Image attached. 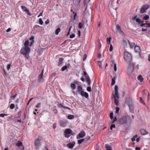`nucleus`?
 <instances>
[{
    "label": "nucleus",
    "mask_w": 150,
    "mask_h": 150,
    "mask_svg": "<svg viewBox=\"0 0 150 150\" xmlns=\"http://www.w3.org/2000/svg\"><path fill=\"white\" fill-rule=\"evenodd\" d=\"M21 8L23 11L26 12L30 16L31 13L29 12V10L27 9L26 7L25 6H21Z\"/></svg>",
    "instance_id": "obj_10"
},
{
    "label": "nucleus",
    "mask_w": 150,
    "mask_h": 150,
    "mask_svg": "<svg viewBox=\"0 0 150 150\" xmlns=\"http://www.w3.org/2000/svg\"><path fill=\"white\" fill-rule=\"evenodd\" d=\"M143 18L145 20H147L149 19V16L148 15H146L144 16Z\"/></svg>",
    "instance_id": "obj_36"
},
{
    "label": "nucleus",
    "mask_w": 150,
    "mask_h": 150,
    "mask_svg": "<svg viewBox=\"0 0 150 150\" xmlns=\"http://www.w3.org/2000/svg\"><path fill=\"white\" fill-rule=\"evenodd\" d=\"M60 28H57L56 30L55 33L56 35H57L58 34L59 32L60 31Z\"/></svg>",
    "instance_id": "obj_25"
},
{
    "label": "nucleus",
    "mask_w": 150,
    "mask_h": 150,
    "mask_svg": "<svg viewBox=\"0 0 150 150\" xmlns=\"http://www.w3.org/2000/svg\"><path fill=\"white\" fill-rule=\"evenodd\" d=\"M75 142H73L71 143H69L67 145V146L69 148L72 149L75 146Z\"/></svg>",
    "instance_id": "obj_11"
},
{
    "label": "nucleus",
    "mask_w": 150,
    "mask_h": 150,
    "mask_svg": "<svg viewBox=\"0 0 150 150\" xmlns=\"http://www.w3.org/2000/svg\"><path fill=\"white\" fill-rule=\"evenodd\" d=\"M73 14H74V20H76V18L77 17V13H76L74 12H73Z\"/></svg>",
    "instance_id": "obj_26"
},
{
    "label": "nucleus",
    "mask_w": 150,
    "mask_h": 150,
    "mask_svg": "<svg viewBox=\"0 0 150 150\" xmlns=\"http://www.w3.org/2000/svg\"><path fill=\"white\" fill-rule=\"evenodd\" d=\"M87 90L89 92H91V87L90 86L88 87L87 88Z\"/></svg>",
    "instance_id": "obj_43"
},
{
    "label": "nucleus",
    "mask_w": 150,
    "mask_h": 150,
    "mask_svg": "<svg viewBox=\"0 0 150 150\" xmlns=\"http://www.w3.org/2000/svg\"><path fill=\"white\" fill-rule=\"evenodd\" d=\"M39 23L40 25H42L43 24V22L41 18L39 19Z\"/></svg>",
    "instance_id": "obj_39"
},
{
    "label": "nucleus",
    "mask_w": 150,
    "mask_h": 150,
    "mask_svg": "<svg viewBox=\"0 0 150 150\" xmlns=\"http://www.w3.org/2000/svg\"><path fill=\"white\" fill-rule=\"evenodd\" d=\"M74 116L73 115H68L67 118L69 119H72L74 118Z\"/></svg>",
    "instance_id": "obj_28"
},
{
    "label": "nucleus",
    "mask_w": 150,
    "mask_h": 150,
    "mask_svg": "<svg viewBox=\"0 0 150 150\" xmlns=\"http://www.w3.org/2000/svg\"><path fill=\"white\" fill-rule=\"evenodd\" d=\"M16 145L18 147L22 146L21 148V150H24V149L23 146H22V143L19 141H18V142L16 144Z\"/></svg>",
    "instance_id": "obj_12"
},
{
    "label": "nucleus",
    "mask_w": 150,
    "mask_h": 150,
    "mask_svg": "<svg viewBox=\"0 0 150 150\" xmlns=\"http://www.w3.org/2000/svg\"><path fill=\"white\" fill-rule=\"evenodd\" d=\"M105 147L106 149V150H111V146H109L108 145L105 144Z\"/></svg>",
    "instance_id": "obj_22"
},
{
    "label": "nucleus",
    "mask_w": 150,
    "mask_h": 150,
    "mask_svg": "<svg viewBox=\"0 0 150 150\" xmlns=\"http://www.w3.org/2000/svg\"><path fill=\"white\" fill-rule=\"evenodd\" d=\"M115 124H112L111 125L110 127V129L111 130H112L113 128H115Z\"/></svg>",
    "instance_id": "obj_41"
},
{
    "label": "nucleus",
    "mask_w": 150,
    "mask_h": 150,
    "mask_svg": "<svg viewBox=\"0 0 150 150\" xmlns=\"http://www.w3.org/2000/svg\"><path fill=\"white\" fill-rule=\"evenodd\" d=\"M75 36V35L74 34H73L71 35L70 36V38H74Z\"/></svg>",
    "instance_id": "obj_48"
},
{
    "label": "nucleus",
    "mask_w": 150,
    "mask_h": 150,
    "mask_svg": "<svg viewBox=\"0 0 150 150\" xmlns=\"http://www.w3.org/2000/svg\"><path fill=\"white\" fill-rule=\"evenodd\" d=\"M120 110V108L118 107H117L116 108V111H115V113H116L118 114L119 112V111Z\"/></svg>",
    "instance_id": "obj_40"
},
{
    "label": "nucleus",
    "mask_w": 150,
    "mask_h": 150,
    "mask_svg": "<svg viewBox=\"0 0 150 150\" xmlns=\"http://www.w3.org/2000/svg\"><path fill=\"white\" fill-rule=\"evenodd\" d=\"M117 119L116 117H115L113 120L112 122V123H114L116 121H117Z\"/></svg>",
    "instance_id": "obj_51"
},
{
    "label": "nucleus",
    "mask_w": 150,
    "mask_h": 150,
    "mask_svg": "<svg viewBox=\"0 0 150 150\" xmlns=\"http://www.w3.org/2000/svg\"><path fill=\"white\" fill-rule=\"evenodd\" d=\"M146 30H147V29H146L142 28V31H146Z\"/></svg>",
    "instance_id": "obj_63"
},
{
    "label": "nucleus",
    "mask_w": 150,
    "mask_h": 150,
    "mask_svg": "<svg viewBox=\"0 0 150 150\" xmlns=\"http://www.w3.org/2000/svg\"><path fill=\"white\" fill-rule=\"evenodd\" d=\"M6 115L5 114H0V117H4L5 116H6Z\"/></svg>",
    "instance_id": "obj_46"
},
{
    "label": "nucleus",
    "mask_w": 150,
    "mask_h": 150,
    "mask_svg": "<svg viewBox=\"0 0 150 150\" xmlns=\"http://www.w3.org/2000/svg\"><path fill=\"white\" fill-rule=\"evenodd\" d=\"M140 132L142 135H145L148 134V132L144 129H141L140 130Z\"/></svg>",
    "instance_id": "obj_14"
},
{
    "label": "nucleus",
    "mask_w": 150,
    "mask_h": 150,
    "mask_svg": "<svg viewBox=\"0 0 150 150\" xmlns=\"http://www.w3.org/2000/svg\"><path fill=\"white\" fill-rule=\"evenodd\" d=\"M115 77H114L113 78H112V83H111V85H113L115 84Z\"/></svg>",
    "instance_id": "obj_23"
},
{
    "label": "nucleus",
    "mask_w": 150,
    "mask_h": 150,
    "mask_svg": "<svg viewBox=\"0 0 150 150\" xmlns=\"http://www.w3.org/2000/svg\"><path fill=\"white\" fill-rule=\"evenodd\" d=\"M149 6L147 4L144 5L140 9V11L141 13H144L149 8Z\"/></svg>",
    "instance_id": "obj_6"
},
{
    "label": "nucleus",
    "mask_w": 150,
    "mask_h": 150,
    "mask_svg": "<svg viewBox=\"0 0 150 150\" xmlns=\"http://www.w3.org/2000/svg\"><path fill=\"white\" fill-rule=\"evenodd\" d=\"M127 120V118L126 116L122 117L120 119V123L121 124H123L126 123Z\"/></svg>",
    "instance_id": "obj_8"
},
{
    "label": "nucleus",
    "mask_w": 150,
    "mask_h": 150,
    "mask_svg": "<svg viewBox=\"0 0 150 150\" xmlns=\"http://www.w3.org/2000/svg\"><path fill=\"white\" fill-rule=\"evenodd\" d=\"M41 105V103H38L37 105H36V108H39Z\"/></svg>",
    "instance_id": "obj_50"
},
{
    "label": "nucleus",
    "mask_w": 150,
    "mask_h": 150,
    "mask_svg": "<svg viewBox=\"0 0 150 150\" xmlns=\"http://www.w3.org/2000/svg\"><path fill=\"white\" fill-rule=\"evenodd\" d=\"M129 42V44L130 45V46L131 48H132L134 47H135V44L134 43H130L129 42V41H128Z\"/></svg>",
    "instance_id": "obj_21"
},
{
    "label": "nucleus",
    "mask_w": 150,
    "mask_h": 150,
    "mask_svg": "<svg viewBox=\"0 0 150 150\" xmlns=\"http://www.w3.org/2000/svg\"><path fill=\"white\" fill-rule=\"evenodd\" d=\"M58 106L59 107H62L63 108V107L64 106H63L61 104V103H59V104H58Z\"/></svg>",
    "instance_id": "obj_54"
},
{
    "label": "nucleus",
    "mask_w": 150,
    "mask_h": 150,
    "mask_svg": "<svg viewBox=\"0 0 150 150\" xmlns=\"http://www.w3.org/2000/svg\"><path fill=\"white\" fill-rule=\"evenodd\" d=\"M81 79V80L82 81H84V79L83 77H81V79Z\"/></svg>",
    "instance_id": "obj_64"
},
{
    "label": "nucleus",
    "mask_w": 150,
    "mask_h": 150,
    "mask_svg": "<svg viewBox=\"0 0 150 150\" xmlns=\"http://www.w3.org/2000/svg\"><path fill=\"white\" fill-rule=\"evenodd\" d=\"M135 52H140V47L138 46H135L134 47Z\"/></svg>",
    "instance_id": "obj_18"
},
{
    "label": "nucleus",
    "mask_w": 150,
    "mask_h": 150,
    "mask_svg": "<svg viewBox=\"0 0 150 150\" xmlns=\"http://www.w3.org/2000/svg\"><path fill=\"white\" fill-rule=\"evenodd\" d=\"M138 136L137 135H134L132 139V141H135V139Z\"/></svg>",
    "instance_id": "obj_35"
},
{
    "label": "nucleus",
    "mask_w": 150,
    "mask_h": 150,
    "mask_svg": "<svg viewBox=\"0 0 150 150\" xmlns=\"http://www.w3.org/2000/svg\"><path fill=\"white\" fill-rule=\"evenodd\" d=\"M15 108V105L13 104H11L10 105V108L11 109H13Z\"/></svg>",
    "instance_id": "obj_37"
},
{
    "label": "nucleus",
    "mask_w": 150,
    "mask_h": 150,
    "mask_svg": "<svg viewBox=\"0 0 150 150\" xmlns=\"http://www.w3.org/2000/svg\"><path fill=\"white\" fill-rule=\"evenodd\" d=\"M85 78L86 80L87 83L88 85L89 86L91 83V81L90 79L89 76H86Z\"/></svg>",
    "instance_id": "obj_17"
},
{
    "label": "nucleus",
    "mask_w": 150,
    "mask_h": 150,
    "mask_svg": "<svg viewBox=\"0 0 150 150\" xmlns=\"http://www.w3.org/2000/svg\"><path fill=\"white\" fill-rule=\"evenodd\" d=\"M11 30V28H8L6 30V32H10Z\"/></svg>",
    "instance_id": "obj_60"
},
{
    "label": "nucleus",
    "mask_w": 150,
    "mask_h": 150,
    "mask_svg": "<svg viewBox=\"0 0 150 150\" xmlns=\"http://www.w3.org/2000/svg\"><path fill=\"white\" fill-rule=\"evenodd\" d=\"M137 79L140 81V82H142L143 81L144 79L142 77V76L141 75H140L138 76L137 77Z\"/></svg>",
    "instance_id": "obj_20"
},
{
    "label": "nucleus",
    "mask_w": 150,
    "mask_h": 150,
    "mask_svg": "<svg viewBox=\"0 0 150 150\" xmlns=\"http://www.w3.org/2000/svg\"><path fill=\"white\" fill-rule=\"evenodd\" d=\"M84 139H82L80 140H79L78 141V143L79 144H81L84 141Z\"/></svg>",
    "instance_id": "obj_29"
},
{
    "label": "nucleus",
    "mask_w": 150,
    "mask_h": 150,
    "mask_svg": "<svg viewBox=\"0 0 150 150\" xmlns=\"http://www.w3.org/2000/svg\"><path fill=\"white\" fill-rule=\"evenodd\" d=\"M71 27H70L69 28V32L67 35H69V33H70V30H71Z\"/></svg>",
    "instance_id": "obj_61"
},
{
    "label": "nucleus",
    "mask_w": 150,
    "mask_h": 150,
    "mask_svg": "<svg viewBox=\"0 0 150 150\" xmlns=\"http://www.w3.org/2000/svg\"><path fill=\"white\" fill-rule=\"evenodd\" d=\"M113 98L114 99L115 103L116 105H118V99H119V96L118 92V86L115 85V93L113 95Z\"/></svg>",
    "instance_id": "obj_3"
},
{
    "label": "nucleus",
    "mask_w": 150,
    "mask_h": 150,
    "mask_svg": "<svg viewBox=\"0 0 150 150\" xmlns=\"http://www.w3.org/2000/svg\"><path fill=\"white\" fill-rule=\"evenodd\" d=\"M67 66H64L61 69V70L62 71H64L67 69Z\"/></svg>",
    "instance_id": "obj_31"
},
{
    "label": "nucleus",
    "mask_w": 150,
    "mask_h": 150,
    "mask_svg": "<svg viewBox=\"0 0 150 150\" xmlns=\"http://www.w3.org/2000/svg\"><path fill=\"white\" fill-rule=\"evenodd\" d=\"M113 49V47L112 45L111 44H110V46L109 48V51H112V50Z\"/></svg>",
    "instance_id": "obj_47"
},
{
    "label": "nucleus",
    "mask_w": 150,
    "mask_h": 150,
    "mask_svg": "<svg viewBox=\"0 0 150 150\" xmlns=\"http://www.w3.org/2000/svg\"><path fill=\"white\" fill-rule=\"evenodd\" d=\"M85 135V133L84 132L82 131L80 132L78 135L79 138H82Z\"/></svg>",
    "instance_id": "obj_16"
},
{
    "label": "nucleus",
    "mask_w": 150,
    "mask_h": 150,
    "mask_svg": "<svg viewBox=\"0 0 150 150\" xmlns=\"http://www.w3.org/2000/svg\"><path fill=\"white\" fill-rule=\"evenodd\" d=\"M63 60V59L62 57L60 58L59 59V62L58 64V66H59L62 63Z\"/></svg>",
    "instance_id": "obj_19"
},
{
    "label": "nucleus",
    "mask_w": 150,
    "mask_h": 150,
    "mask_svg": "<svg viewBox=\"0 0 150 150\" xmlns=\"http://www.w3.org/2000/svg\"><path fill=\"white\" fill-rule=\"evenodd\" d=\"M111 62L112 63L111 66L114 67V70L115 71L117 70V67L115 64L114 63V61L112 60Z\"/></svg>",
    "instance_id": "obj_15"
},
{
    "label": "nucleus",
    "mask_w": 150,
    "mask_h": 150,
    "mask_svg": "<svg viewBox=\"0 0 150 150\" xmlns=\"http://www.w3.org/2000/svg\"><path fill=\"white\" fill-rule=\"evenodd\" d=\"M63 108H65V109H67L69 110H70L71 109L70 108L68 107H65V106H64L63 107Z\"/></svg>",
    "instance_id": "obj_55"
},
{
    "label": "nucleus",
    "mask_w": 150,
    "mask_h": 150,
    "mask_svg": "<svg viewBox=\"0 0 150 150\" xmlns=\"http://www.w3.org/2000/svg\"><path fill=\"white\" fill-rule=\"evenodd\" d=\"M83 72L85 75V77H86V76H88L87 73L85 71H83Z\"/></svg>",
    "instance_id": "obj_56"
},
{
    "label": "nucleus",
    "mask_w": 150,
    "mask_h": 150,
    "mask_svg": "<svg viewBox=\"0 0 150 150\" xmlns=\"http://www.w3.org/2000/svg\"><path fill=\"white\" fill-rule=\"evenodd\" d=\"M72 133V131L69 129H65L64 132L65 137L67 138L70 137V134Z\"/></svg>",
    "instance_id": "obj_7"
},
{
    "label": "nucleus",
    "mask_w": 150,
    "mask_h": 150,
    "mask_svg": "<svg viewBox=\"0 0 150 150\" xmlns=\"http://www.w3.org/2000/svg\"><path fill=\"white\" fill-rule=\"evenodd\" d=\"M11 65L10 64H8L7 65V68L8 70H9V69L11 67Z\"/></svg>",
    "instance_id": "obj_53"
},
{
    "label": "nucleus",
    "mask_w": 150,
    "mask_h": 150,
    "mask_svg": "<svg viewBox=\"0 0 150 150\" xmlns=\"http://www.w3.org/2000/svg\"><path fill=\"white\" fill-rule=\"evenodd\" d=\"M117 28L118 30L120 32H123L121 30L120 27L119 26V25H117Z\"/></svg>",
    "instance_id": "obj_34"
},
{
    "label": "nucleus",
    "mask_w": 150,
    "mask_h": 150,
    "mask_svg": "<svg viewBox=\"0 0 150 150\" xmlns=\"http://www.w3.org/2000/svg\"><path fill=\"white\" fill-rule=\"evenodd\" d=\"M83 27V25L81 23H79V28H81Z\"/></svg>",
    "instance_id": "obj_42"
},
{
    "label": "nucleus",
    "mask_w": 150,
    "mask_h": 150,
    "mask_svg": "<svg viewBox=\"0 0 150 150\" xmlns=\"http://www.w3.org/2000/svg\"><path fill=\"white\" fill-rule=\"evenodd\" d=\"M57 127V124L56 123H54L53 125V128L54 129H55Z\"/></svg>",
    "instance_id": "obj_49"
},
{
    "label": "nucleus",
    "mask_w": 150,
    "mask_h": 150,
    "mask_svg": "<svg viewBox=\"0 0 150 150\" xmlns=\"http://www.w3.org/2000/svg\"><path fill=\"white\" fill-rule=\"evenodd\" d=\"M140 102L141 103H142V104H145V103L144 102V101H143V100H142V98L141 97H140Z\"/></svg>",
    "instance_id": "obj_45"
},
{
    "label": "nucleus",
    "mask_w": 150,
    "mask_h": 150,
    "mask_svg": "<svg viewBox=\"0 0 150 150\" xmlns=\"http://www.w3.org/2000/svg\"><path fill=\"white\" fill-rule=\"evenodd\" d=\"M87 55L86 54H85L83 55V60L84 61L85 59H86V57H87Z\"/></svg>",
    "instance_id": "obj_44"
},
{
    "label": "nucleus",
    "mask_w": 150,
    "mask_h": 150,
    "mask_svg": "<svg viewBox=\"0 0 150 150\" xmlns=\"http://www.w3.org/2000/svg\"><path fill=\"white\" fill-rule=\"evenodd\" d=\"M66 122L64 121H62L60 122L61 125L62 127H64L66 125Z\"/></svg>",
    "instance_id": "obj_32"
},
{
    "label": "nucleus",
    "mask_w": 150,
    "mask_h": 150,
    "mask_svg": "<svg viewBox=\"0 0 150 150\" xmlns=\"http://www.w3.org/2000/svg\"><path fill=\"white\" fill-rule=\"evenodd\" d=\"M71 87L73 89H75L76 88V86L74 83H71Z\"/></svg>",
    "instance_id": "obj_24"
},
{
    "label": "nucleus",
    "mask_w": 150,
    "mask_h": 150,
    "mask_svg": "<svg viewBox=\"0 0 150 150\" xmlns=\"http://www.w3.org/2000/svg\"><path fill=\"white\" fill-rule=\"evenodd\" d=\"M53 111L55 114H57L58 112V110L57 109L56 106L53 107Z\"/></svg>",
    "instance_id": "obj_30"
},
{
    "label": "nucleus",
    "mask_w": 150,
    "mask_h": 150,
    "mask_svg": "<svg viewBox=\"0 0 150 150\" xmlns=\"http://www.w3.org/2000/svg\"><path fill=\"white\" fill-rule=\"evenodd\" d=\"M43 70H42L41 73L38 76V81L39 83H40L41 81V79L43 76Z\"/></svg>",
    "instance_id": "obj_13"
},
{
    "label": "nucleus",
    "mask_w": 150,
    "mask_h": 150,
    "mask_svg": "<svg viewBox=\"0 0 150 150\" xmlns=\"http://www.w3.org/2000/svg\"><path fill=\"white\" fill-rule=\"evenodd\" d=\"M50 20L49 19H47L45 22V23L46 24H47L49 23Z\"/></svg>",
    "instance_id": "obj_52"
},
{
    "label": "nucleus",
    "mask_w": 150,
    "mask_h": 150,
    "mask_svg": "<svg viewBox=\"0 0 150 150\" xmlns=\"http://www.w3.org/2000/svg\"><path fill=\"white\" fill-rule=\"evenodd\" d=\"M41 139L42 138L41 137H39L35 140L34 142V145L37 149L38 148L40 145V141L41 140Z\"/></svg>",
    "instance_id": "obj_5"
},
{
    "label": "nucleus",
    "mask_w": 150,
    "mask_h": 150,
    "mask_svg": "<svg viewBox=\"0 0 150 150\" xmlns=\"http://www.w3.org/2000/svg\"><path fill=\"white\" fill-rule=\"evenodd\" d=\"M34 38L33 36H32L30 38V40H31L33 41V40L34 39Z\"/></svg>",
    "instance_id": "obj_62"
},
{
    "label": "nucleus",
    "mask_w": 150,
    "mask_h": 150,
    "mask_svg": "<svg viewBox=\"0 0 150 150\" xmlns=\"http://www.w3.org/2000/svg\"><path fill=\"white\" fill-rule=\"evenodd\" d=\"M76 94L80 93L81 95L82 96H84L86 98H88V94L86 92H84L83 91L82 87L80 86H79L77 87V90L76 92Z\"/></svg>",
    "instance_id": "obj_2"
},
{
    "label": "nucleus",
    "mask_w": 150,
    "mask_h": 150,
    "mask_svg": "<svg viewBox=\"0 0 150 150\" xmlns=\"http://www.w3.org/2000/svg\"><path fill=\"white\" fill-rule=\"evenodd\" d=\"M97 28L98 29H99L100 28V21H98L97 22Z\"/></svg>",
    "instance_id": "obj_33"
},
{
    "label": "nucleus",
    "mask_w": 150,
    "mask_h": 150,
    "mask_svg": "<svg viewBox=\"0 0 150 150\" xmlns=\"http://www.w3.org/2000/svg\"><path fill=\"white\" fill-rule=\"evenodd\" d=\"M111 40V38H108L107 39V41H106L107 42L108 44V45L110 44V43Z\"/></svg>",
    "instance_id": "obj_27"
},
{
    "label": "nucleus",
    "mask_w": 150,
    "mask_h": 150,
    "mask_svg": "<svg viewBox=\"0 0 150 150\" xmlns=\"http://www.w3.org/2000/svg\"><path fill=\"white\" fill-rule=\"evenodd\" d=\"M132 18L133 20H135L136 22L139 24H140L142 23V21H141V19L137 18V16L136 15L133 16Z\"/></svg>",
    "instance_id": "obj_9"
},
{
    "label": "nucleus",
    "mask_w": 150,
    "mask_h": 150,
    "mask_svg": "<svg viewBox=\"0 0 150 150\" xmlns=\"http://www.w3.org/2000/svg\"><path fill=\"white\" fill-rule=\"evenodd\" d=\"M24 45V47L21 48L20 53L24 55L25 58L28 59L29 57V53L30 51V48L28 47L29 45L28 40L25 41Z\"/></svg>",
    "instance_id": "obj_1"
},
{
    "label": "nucleus",
    "mask_w": 150,
    "mask_h": 150,
    "mask_svg": "<svg viewBox=\"0 0 150 150\" xmlns=\"http://www.w3.org/2000/svg\"><path fill=\"white\" fill-rule=\"evenodd\" d=\"M124 59L127 62H130L132 59V57L131 54L127 52H124Z\"/></svg>",
    "instance_id": "obj_4"
},
{
    "label": "nucleus",
    "mask_w": 150,
    "mask_h": 150,
    "mask_svg": "<svg viewBox=\"0 0 150 150\" xmlns=\"http://www.w3.org/2000/svg\"><path fill=\"white\" fill-rule=\"evenodd\" d=\"M110 118L111 119L113 118V114L112 112H111L110 114Z\"/></svg>",
    "instance_id": "obj_38"
},
{
    "label": "nucleus",
    "mask_w": 150,
    "mask_h": 150,
    "mask_svg": "<svg viewBox=\"0 0 150 150\" xmlns=\"http://www.w3.org/2000/svg\"><path fill=\"white\" fill-rule=\"evenodd\" d=\"M16 95H17V94H15V95H13V96H11V98H12L13 99V98H15L16 97Z\"/></svg>",
    "instance_id": "obj_58"
},
{
    "label": "nucleus",
    "mask_w": 150,
    "mask_h": 150,
    "mask_svg": "<svg viewBox=\"0 0 150 150\" xmlns=\"http://www.w3.org/2000/svg\"><path fill=\"white\" fill-rule=\"evenodd\" d=\"M98 64H99V66L100 68H101V62L100 61H98Z\"/></svg>",
    "instance_id": "obj_57"
},
{
    "label": "nucleus",
    "mask_w": 150,
    "mask_h": 150,
    "mask_svg": "<svg viewBox=\"0 0 150 150\" xmlns=\"http://www.w3.org/2000/svg\"><path fill=\"white\" fill-rule=\"evenodd\" d=\"M34 42V41L33 40L32 41V42L29 44V45L30 46H31L33 44V43Z\"/></svg>",
    "instance_id": "obj_59"
}]
</instances>
